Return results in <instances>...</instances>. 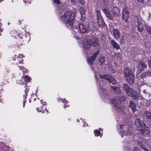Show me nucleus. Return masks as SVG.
Masks as SVG:
<instances>
[{
  "label": "nucleus",
  "mask_w": 151,
  "mask_h": 151,
  "mask_svg": "<svg viewBox=\"0 0 151 151\" xmlns=\"http://www.w3.org/2000/svg\"><path fill=\"white\" fill-rule=\"evenodd\" d=\"M101 70V69H95L94 71L95 79L98 85L101 84L103 79L109 81L113 84H114L116 83V80L112 76L108 75H101L100 73Z\"/></svg>",
  "instance_id": "nucleus-1"
},
{
  "label": "nucleus",
  "mask_w": 151,
  "mask_h": 151,
  "mask_svg": "<svg viewBox=\"0 0 151 151\" xmlns=\"http://www.w3.org/2000/svg\"><path fill=\"white\" fill-rule=\"evenodd\" d=\"M60 19L63 21L67 25L71 27L75 20L74 14L69 11H67L60 17Z\"/></svg>",
  "instance_id": "nucleus-2"
},
{
  "label": "nucleus",
  "mask_w": 151,
  "mask_h": 151,
  "mask_svg": "<svg viewBox=\"0 0 151 151\" xmlns=\"http://www.w3.org/2000/svg\"><path fill=\"white\" fill-rule=\"evenodd\" d=\"M104 12L106 16L111 20H112L114 16H117L120 15V11L119 9L116 7L113 8L112 12L114 14H111L108 9H103Z\"/></svg>",
  "instance_id": "nucleus-3"
},
{
  "label": "nucleus",
  "mask_w": 151,
  "mask_h": 151,
  "mask_svg": "<svg viewBox=\"0 0 151 151\" xmlns=\"http://www.w3.org/2000/svg\"><path fill=\"white\" fill-rule=\"evenodd\" d=\"M123 88L126 91L128 96L132 97L134 99H137L139 96L137 92L130 88L127 84H124Z\"/></svg>",
  "instance_id": "nucleus-4"
},
{
  "label": "nucleus",
  "mask_w": 151,
  "mask_h": 151,
  "mask_svg": "<svg viewBox=\"0 0 151 151\" xmlns=\"http://www.w3.org/2000/svg\"><path fill=\"white\" fill-rule=\"evenodd\" d=\"M118 130L120 132L121 136L123 137V135H129L131 133V128L128 125H119L118 126Z\"/></svg>",
  "instance_id": "nucleus-5"
},
{
  "label": "nucleus",
  "mask_w": 151,
  "mask_h": 151,
  "mask_svg": "<svg viewBox=\"0 0 151 151\" xmlns=\"http://www.w3.org/2000/svg\"><path fill=\"white\" fill-rule=\"evenodd\" d=\"M124 74L129 84H132L134 82V76L132 71L126 68L124 70Z\"/></svg>",
  "instance_id": "nucleus-6"
},
{
  "label": "nucleus",
  "mask_w": 151,
  "mask_h": 151,
  "mask_svg": "<svg viewBox=\"0 0 151 151\" xmlns=\"http://www.w3.org/2000/svg\"><path fill=\"white\" fill-rule=\"evenodd\" d=\"M121 100L118 99L117 98H115L112 99L111 101H110V103L114 105V107L117 111L123 112V110L122 109V107L120 105Z\"/></svg>",
  "instance_id": "nucleus-7"
},
{
  "label": "nucleus",
  "mask_w": 151,
  "mask_h": 151,
  "mask_svg": "<svg viewBox=\"0 0 151 151\" xmlns=\"http://www.w3.org/2000/svg\"><path fill=\"white\" fill-rule=\"evenodd\" d=\"M97 19L99 28H105V24L101 16V13L99 12H97Z\"/></svg>",
  "instance_id": "nucleus-8"
},
{
  "label": "nucleus",
  "mask_w": 151,
  "mask_h": 151,
  "mask_svg": "<svg viewBox=\"0 0 151 151\" xmlns=\"http://www.w3.org/2000/svg\"><path fill=\"white\" fill-rule=\"evenodd\" d=\"M31 80V78L30 77L26 76L24 77L23 76L21 80H19L17 83L20 85L25 84Z\"/></svg>",
  "instance_id": "nucleus-9"
},
{
  "label": "nucleus",
  "mask_w": 151,
  "mask_h": 151,
  "mask_svg": "<svg viewBox=\"0 0 151 151\" xmlns=\"http://www.w3.org/2000/svg\"><path fill=\"white\" fill-rule=\"evenodd\" d=\"M135 124V126L139 128L140 130H143V127L146 125L143 121H141L139 119L136 120Z\"/></svg>",
  "instance_id": "nucleus-10"
},
{
  "label": "nucleus",
  "mask_w": 151,
  "mask_h": 151,
  "mask_svg": "<svg viewBox=\"0 0 151 151\" xmlns=\"http://www.w3.org/2000/svg\"><path fill=\"white\" fill-rule=\"evenodd\" d=\"M122 18L125 22H127V20L129 18L128 12L127 8H124L122 11Z\"/></svg>",
  "instance_id": "nucleus-11"
},
{
  "label": "nucleus",
  "mask_w": 151,
  "mask_h": 151,
  "mask_svg": "<svg viewBox=\"0 0 151 151\" xmlns=\"http://www.w3.org/2000/svg\"><path fill=\"white\" fill-rule=\"evenodd\" d=\"M24 57V56L22 54H18V55H15L13 58V60L16 61L17 64L18 63H22L23 60L22 59Z\"/></svg>",
  "instance_id": "nucleus-12"
},
{
  "label": "nucleus",
  "mask_w": 151,
  "mask_h": 151,
  "mask_svg": "<svg viewBox=\"0 0 151 151\" xmlns=\"http://www.w3.org/2000/svg\"><path fill=\"white\" fill-rule=\"evenodd\" d=\"M99 53V51L96 52L94 53V54L90 58H88L87 59V62L90 65L95 60L97 56Z\"/></svg>",
  "instance_id": "nucleus-13"
},
{
  "label": "nucleus",
  "mask_w": 151,
  "mask_h": 151,
  "mask_svg": "<svg viewBox=\"0 0 151 151\" xmlns=\"http://www.w3.org/2000/svg\"><path fill=\"white\" fill-rule=\"evenodd\" d=\"M99 93L101 95V96L104 97L106 99L108 98L109 96L108 94H107V92L106 91L104 88H100L99 90Z\"/></svg>",
  "instance_id": "nucleus-14"
},
{
  "label": "nucleus",
  "mask_w": 151,
  "mask_h": 151,
  "mask_svg": "<svg viewBox=\"0 0 151 151\" xmlns=\"http://www.w3.org/2000/svg\"><path fill=\"white\" fill-rule=\"evenodd\" d=\"M89 42L90 41H88L87 39H85L83 40V42L82 43L83 47L86 49H88L91 45V44Z\"/></svg>",
  "instance_id": "nucleus-15"
},
{
  "label": "nucleus",
  "mask_w": 151,
  "mask_h": 151,
  "mask_svg": "<svg viewBox=\"0 0 151 151\" xmlns=\"http://www.w3.org/2000/svg\"><path fill=\"white\" fill-rule=\"evenodd\" d=\"M147 65L142 61H140L139 62L138 66V68L139 70H144L146 68Z\"/></svg>",
  "instance_id": "nucleus-16"
},
{
  "label": "nucleus",
  "mask_w": 151,
  "mask_h": 151,
  "mask_svg": "<svg viewBox=\"0 0 151 151\" xmlns=\"http://www.w3.org/2000/svg\"><path fill=\"white\" fill-rule=\"evenodd\" d=\"M142 131V134L143 135L147 134L149 133V128L146 125L143 128V130H141Z\"/></svg>",
  "instance_id": "nucleus-17"
},
{
  "label": "nucleus",
  "mask_w": 151,
  "mask_h": 151,
  "mask_svg": "<svg viewBox=\"0 0 151 151\" xmlns=\"http://www.w3.org/2000/svg\"><path fill=\"white\" fill-rule=\"evenodd\" d=\"M129 106L131 108L133 112H134L136 110V107L135 104L132 101H129Z\"/></svg>",
  "instance_id": "nucleus-18"
},
{
  "label": "nucleus",
  "mask_w": 151,
  "mask_h": 151,
  "mask_svg": "<svg viewBox=\"0 0 151 151\" xmlns=\"http://www.w3.org/2000/svg\"><path fill=\"white\" fill-rule=\"evenodd\" d=\"M113 31L114 36L117 40V39L119 37L120 35L119 31L118 29H114Z\"/></svg>",
  "instance_id": "nucleus-19"
},
{
  "label": "nucleus",
  "mask_w": 151,
  "mask_h": 151,
  "mask_svg": "<svg viewBox=\"0 0 151 151\" xmlns=\"http://www.w3.org/2000/svg\"><path fill=\"white\" fill-rule=\"evenodd\" d=\"M111 43L112 46L115 48L117 49H120V47L119 45L115 41L112 40L111 41Z\"/></svg>",
  "instance_id": "nucleus-20"
},
{
  "label": "nucleus",
  "mask_w": 151,
  "mask_h": 151,
  "mask_svg": "<svg viewBox=\"0 0 151 151\" xmlns=\"http://www.w3.org/2000/svg\"><path fill=\"white\" fill-rule=\"evenodd\" d=\"M102 130L101 129H99V130L96 129L94 131V134L95 136H100L101 137L102 136V134L100 132V131Z\"/></svg>",
  "instance_id": "nucleus-21"
},
{
  "label": "nucleus",
  "mask_w": 151,
  "mask_h": 151,
  "mask_svg": "<svg viewBox=\"0 0 151 151\" xmlns=\"http://www.w3.org/2000/svg\"><path fill=\"white\" fill-rule=\"evenodd\" d=\"M92 45L96 46H98V40L96 38H92L91 39V41Z\"/></svg>",
  "instance_id": "nucleus-22"
},
{
  "label": "nucleus",
  "mask_w": 151,
  "mask_h": 151,
  "mask_svg": "<svg viewBox=\"0 0 151 151\" xmlns=\"http://www.w3.org/2000/svg\"><path fill=\"white\" fill-rule=\"evenodd\" d=\"M135 24V27L139 28L140 27V25H141V23L139 21V20L137 17L136 18Z\"/></svg>",
  "instance_id": "nucleus-23"
},
{
  "label": "nucleus",
  "mask_w": 151,
  "mask_h": 151,
  "mask_svg": "<svg viewBox=\"0 0 151 151\" xmlns=\"http://www.w3.org/2000/svg\"><path fill=\"white\" fill-rule=\"evenodd\" d=\"M78 32L81 33H85L88 32L87 29H76Z\"/></svg>",
  "instance_id": "nucleus-24"
},
{
  "label": "nucleus",
  "mask_w": 151,
  "mask_h": 151,
  "mask_svg": "<svg viewBox=\"0 0 151 151\" xmlns=\"http://www.w3.org/2000/svg\"><path fill=\"white\" fill-rule=\"evenodd\" d=\"M143 115L146 116L147 119H149L151 117V113L147 111H145Z\"/></svg>",
  "instance_id": "nucleus-25"
},
{
  "label": "nucleus",
  "mask_w": 151,
  "mask_h": 151,
  "mask_svg": "<svg viewBox=\"0 0 151 151\" xmlns=\"http://www.w3.org/2000/svg\"><path fill=\"white\" fill-rule=\"evenodd\" d=\"M28 90L27 89L25 91V94L24 95H23V97L24 98V99L23 100V107H24V106L25 103L26 102V99L27 98V93H26V92H28Z\"/></svg>",
  "instance_id": "nucleus-26"
},
{
  "label": "nucleus",
  "mask_w": 151,
  "mask_h": 151,
  "mask_svg": "<svg viewBox=\"0 0 151 151\" xmlns=\"http://www.w3.org/2000/svg\"><path fill=\"white\" fill-rule=\"evenodd\" d=\"M99 63L101 64H103L105 63V58L104 56H101L99 58Z\"/></svg>",
  "instance_id": "nucleus-27"
},
{
  "label": "nucleus",
  "mask_w": 151,
  "mask_h": 151,
  "mask_svg": "<svg viewBox=\"0 0 151 151\" xmlns=\"http://www.w3.org/2000/svg\"><path fill=\"white\" fill-rule=\"evenodd\" d=\"M112 88L114 89V91H115V92L116 93H119L121 92V90L119 88V87H116V88L113 87Z\"/></svg>",
  "instance_id": "nucleus-28"
},
{
  "label": "nucleus",
  "mask_w": 151,
  "mask_h": 151,
  "mask_svg": "<svg viewBox=\"0 0 151 151\" xmlns=\"http://www.w3.org/2000/svg\"><path fill=\"white\" fill-rule=\"evenodd\" d=\"M19 69L20 70H22L23 72V74H24V73L27 72L28 70L27 69H25V68L23 67L22 66H19Z\"/></svg>",
  "instance_id": "nucleus-29"
},
{
  "label": "nucleus",
  "mask_w": 151,
  "mask_h": 151,
  "mask_svg": "<svg viewBox=\"0 0 151 151\" xmlns=\"http://www.w3.org/2000/svg\"><path fill=\"white\" fill-rule=\"evenodd\" d=\"M78 27L79 28H85V26L83 25V24L82 23L79 24Z\"/></svg>",
  "instance_id": "nucleus-30"
},
{
  "label": "nucleus",
  "mask_w": 151,
  "mask_h": 151,
  "mask_svg": "<svg viewBox=\"0 0 151 151\" xmlns=\"http://www.w3.org/2000/svg\"><path fill=\"white\" fill-rule=\"evenodd\" d=\"M147 72L146 73H142L141 75V77L142 78H143L144 77H145L147 75Z\"/></svg>",
  "instance_id": "nucleus-31"
},
{
  "label": "nucleus",
  "mask_w": 151,
  "mask_h": 151,
  "mask_svg": "<svg viewBox=\"0 0 151 151\" xmlns=\"http://www.w3.org/2000/svg\"><path fill=\"white\" fill-rule=\"evenodd\" d=\"M53 2L58 4H59L60 3V0H54Z\"/></svg>",
  "instance_id": "nucleus-32"
},
{
  "label": "nucleus",
  "mask_w": 151,
  "mask_h": 151,
  "mask_svg": "<svg viewBox=\"0 0 151 151\" xmlns=\"http://www.w3.org/2000/svg\"><path fill=\"white\" fill-rule=\"evenodd\" d=\"M37 110L39 112L42 111V107H40L37 108Z\"/></svg>",
  "instance_id": "nucleus-33"
},
{
  "label": "nucleus",
  "mask_w": 151,
  "mask_h": 151,
  "mask_svg": "<svg viewBox=\"0 0 151 151\" xmlns=\"http://www.w3.org/2000/svg\"><path fill=\"white\" fill-rule=\"evenodd\" d=\"M124 40V36H122L121 37L120 42L121 43H122L123 42Z\"/></svg>",
  "instance_id": "nucleus-34"
},
{
  "label": "nucleus",
  "mask_w": 151,
  "mask_h": 151,
  "mask_svg": "<svg viewBox=\"0 0 151 151\" xmlns=\"http://www.w3.org/2000/svg\"><path fill=\"white\" fill-rule=\"evenodd\" d=\"M40 102L41 104H42L43 106L46 105V103L45 102H44L43 101L41 100Z\"/></svg>",
  "instance_id": "nucleus-35"
},
{
  "label": "nucleus",
  "mask_w": 151,
  "mask_h": 151,
  "mask_svg": "<svg viewBox=\"0 0 151 151\" xmlns=\"http://www.w3.org/2000/svg\"><path fill=\"white\" fill-rule=\"evenodd\" d=\"M78 1L81 4L84 3V0H78Z\"/></svg>",
  "instance_id": "nucleus-36"
},
{
  "label": "nucleus",
  "mask_w": 151,
  "mask_h": 151,
  "mask_svg": "<svg viewBox=\"0 0 151 151\" xmlns=\"http://www.w3.org/2000/svg\"><path fill=\"white\" fill-rule=\"evenodd\" d=\"M61 101L63 102H65V103H66L67 104V101L65 99H61Z\"/></svg>",
  "instance_id": "nucleus-37"
},
{
  "label": "nucleus",
  "mask_w": 151,
  "mask_h": 151,
  "mask_svg": "<svg viewBox=\"0 0 151 151\" xmlns=\"http://www.w3.org/2000/svg\"><path fill=\"white\" fill-rule=\"evenodd\" d=\"M147 31L149 34L151 35V29H147Z\"/></svg>",
  "instance_id": "nucleus-38"
},
{
  "label": "nucleus",
  "mask_w": 151,
  "mask_h": 151,
  "mask_svg": "<svg viewBox=\"0 0 151 151\" xmlns=\"http://www.w3.org/2000/svg\"><path fill=\"white\" fill-rule=\"evenodd\" d=\"M138 150V148L137 147H135L134 149V151H137Z\"/></svg>",
  "instance_id": "nucleus-39"
},
{
  "label": "nucleus",
  "mask_w": 151,
  "mask_h": 151,
  "mask_svg": "<svg viewBox=\"0 0 151 151\" xmlns=\"http://www.w3.org/2000/svg\"><path fill=\"white\" fill-rule=\"evenodd\" d=\"M138 30L140 32H141L143 31V29H138Z\"/></svg>",
  "instance_id": "nucleus-40"
},
{
  "label": "nucleus",
  "mask_w": 151,
  "mask_h": 151,
  "mask_svg": "<svg viewBox=\"0 0 151 151\" xmlns=\"http://www.w3.org/2000/svg\"><path fill=\"white\" fill-rule=\"evenodd\" d=\"M45 111H46V112H47V111L46 110V107H45V111H44V110H43V111H42V112H43V113H45Z\"/></svg>",
  "instance_id": "nucleus-41"
},
{
  "label": "nucleus",
  "mask_w": 151,
  "mask_h": 151,
  "mask_svg": "<svg viewBox=\"0 0 151 151\" xmlns=\"http://www.w3.org/2000/svg\"><path fill=\"white\" fill-rule=\"evenodd\" d=\"M147 75L148 76H151V72L148 73L147 72Z\"/></svg>",
  "instance_id": "nucleus-42"
},
{
  "label": "nucleus",
  "mask_w": 151,
  "mask_h": 151,
  "mask_svg": "<svg viewBox=\"0 0 151 151\" xmlns=\"http://www.w3.org/2000/svg\"><path fill=\"white\" fill-rule=\"evenodd\" d=\"M71 1L74 3H76V1L75 0H71Z\"/></svg>",
  "instance_id": "nucleus-43"
},
{
  "label": "nucleus",
  "mask_w": 151,
  "mask_h": 151,
  "mask_svg": "<svg viewBox=\"0 0 151 151\" xmlns=\"http://www.w3.org/2000/svg\"><path fill=\"white\" fill-rule=\"evenodd\" d=\"M68 106V105H67L66 104H65L64 105V108H65L66 107Z\"/></svg>",
  "instance_id": "nucleus-44"
},
{
  "label": "nucleus",
  "mask_w": 151,
  "mask_h": 151,
  "mask_svg": "<svg viewBox=\"0 0 151 151\" xmlns=\"http://www.w3.org/2000/svg\"><path fill=\"white\" fill-rule=\"evenodd\" d=\"M125 97H124L122 99H121V100H122V101H124L125 99Z\"/></svg>",
  "instance_id": "nucleus-45"
},
{
  "label": "nucleus",
  "mask_w": 151,
  "mask_h": 151,
  "mask_svg": "<svg viewBox=\"0 0 151 151\" xmlns=\"http://www.w3.org/2000/svg\"><path fill=\"white\" fill-rule=\"evenodd\" d=\"M143 92L145 93H146V90H144L143 91Z\"/></svg>",
  "instance_id": "nucleus-46"
},
{
  "label": "nucleus",
  "mask_w": 151,
  "mask_h": 151,
  "mask_svg": "<svg viewBox=\"0 0 151 151\" xmlns=\"http://www.w3.org/2000/svg\"><path fill=\"white\" fill-rule=\"evenodd\" d=\"M76 39H78L79 38V37L78 36H75L74 37Z\"/></svg>",
  "instance_id": "nucleus-47"
},
{
  "label": "nucleus",
  "mask_w": 151,
  "mask_h": 151,
  "mask_svg": "<svg viewBox=\"0 0 151 151\" xmlns=\"http://www.w3.org/2000/svg\"><path fill=\"white\" fill-rule=\"evenodd\" d=\"M108 4V3L107 2H105V6H106L107 5V4Z\"/></svg>",
  "instance_id": "nucleus-48"
},
{
  "label": "nucleus",
  "mask_w": 151,
  "mask_h": 151,
  "mask_svg": "<svg viewBox=\"0 0 151 151\" xmlns=\"http://www.w3.org/2000/svg\"><path fill=\"white\" fill-rule=\"evenodd\" d=\"M87 124L86 123H85V124L84 125V126H87Z\"/></svg>",
  "instance_id": "nucleus-49"
},
{
  "label": "nucleus",
  "mask_w": 151,
  "mask_h": 151,
  "mask_svg": "<svg viewBox=\"0 0 151 151\" xmlns=\"http://www.w3.org/2000/svg\"><path fill=\"white\" fill-rule=\"evenodd\" d=\"M143 0H138V1L142 2L143 1Z\"/></svg>",
  "instance_id": "nucleus-50"
},
{
  "label": "nucleus",
  "mask_w": 151,
  "mask_h": 151,
  "mask_svg": "<svg viewBox=\"0 0 151 151\" xmlns=\"http://www.w3.org/2000/svg\"><path fill=\"white\" fill-rule=\"evenodd\" d=\"M150 145H151V142H150Z\"/></svg>",
  "instance_id": "nucleus-51"
},
{
  "label": "nucleus",
  "mask_w": 151,
  "mask_h": 151,
  "mask_svg": "<svg viewBox=\"0 0 151 151\" xmlns=\"http://www.w3.org/2000/svg\"><path fill=\"white\" fill-rule=\"evenodd\" d=\"M77 122H79V121H78V119L77 120Z\"/></svg>",
  "instance_id": "nucleus-52"
},
{
  "label": "nucleus",
  "mask_w": 151,
  "mask_h": 151,
  "mask_svg": "<svg viewBox=\"0 0 151 151\" xmlns=\"http://www.w3.org/2000/svg\"><path fill=\"white\" fill-rule=\"evenodd\" d=\"M112 73H114V71H112L111 72Z\"/></svg>",
  "instance_id": "nucleus-53"
},
{
  "label": "nucleus",
  "mask_w": 151,
  "mask_h": 151,
  "mask_svg": "<svg viewBox=\"0 0 151 151\" xmlns=\"http://www.w3.org/2000/svg\"><path fill=\"white\" fill-rule=\"evenodd\" d=\"M145 28H146V27L145 26Z\"/></svg>",
  "instance_id": "nucleus-54"
},
{
  "label": "nucleus",
  "mask_w": 151,
  "mask_h": 151,
  "mask_svg": "<svg viewBox=\"0 0 151 151\" xmlns=\"http://www.w3.org/2000/svg\"><path fill=\"white\" fill-rule=\"evenodd\" d=\"M28 34V36H29V34Z\"/></svg>",
  "instance_id": "nucleus-55"
}]
</instances>
